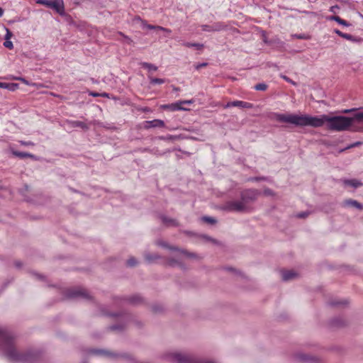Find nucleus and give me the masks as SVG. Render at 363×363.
<instances>
[{
    "mask_svg": "<svg viewBox=\"0 0 363 363\" xmlns=\"http://www.w3.org/2000/svg\"><path fill=\"white\" fill-rule=\"evenodd\" d=\"M260 192L256 189H246L241 192L240 199H242L245 205L249 206V203L255 201Z\"/></svg>",
    "mask_w": 363,
    "mask_h": 363,
    "instance_id": "6e6552de",
    "label": "nucleus"
},
{
    "mask_svg": "<svg viewBox=\"0 0 363 363\" xmlns=\"http://www.w3.org/2000/svg\"><path fill=\"white\" fill-rule=\"evenodd\" d=\"M334 33H336L337 35H338L339 36L342 37V38L343 36V34L345 33H342V31H340L338 29H335L334 30Z\"/></svg>",
    "mask_w": 363,
    "mask_h": 363,
    "instance_id": "a18cd8bd",
    "label": "nucleus"
},
{
    "mask_svg": "<svg viewBox=\"0 0 363 363\" xmlns=\"http://www.w3.org/2000/svg\"><path fill=\"white\" fill-rule=\"evenodd\" d=\"M298 274L294 271H283L281 272V278L284 281H289L295 279Z\"/></svg>",
    "mask_w": 363,
    "mask_h": 363,
    "instance_id": "a211bd4d",
    "label": "nucleus"
},
{
    "mask_svg": "<svg viewBox=\"0 0 363 363\" xmlns=\"http://www.w3.org/2000/svg\"><path fill=\"white\" fill-rule=\"evenodd\" d=\"M328 19L330 21H335L337 23H339L342 26H346V27H348L350 26V23H349L345 20L342 19L340 17H339L337 16H332L329 17Z\"/></svg>",
    "mask_w": 363,
    "mask_h": 363,
    "instance_id": "aec40b11",
    "label": "nucleus"
},
{
    "mask_svg": "<svg viewBox=\"0 0 363 363\" xmlns=\"http://www.w3.org/2000/svg\"><path fill=\"white\" fill-rule=\"evenodd\" d=\"M69 124L72 128H81L84 129V130H86V129L89 128L88 125L85 123L82 122V121H69Z\"/></svg>",
    "mask_w": 363,
    "mask_h": 363,
    "instance_id": "6ab92c4d",
    "label": "nucleus"
},
{
    "mask_svg": "<svg viewBox=\"0 0 363 363\" xmlns=\"http://www.w3.org/2000/svg\"><path fill=\"white\" fill-rule=\"evenodd\" d=\"M223 209L230 212L245 213L250 211V207L245 205L243 200H233L226 202L223 206Z\"/></svg>",
    "mask_w": 363,
    "mask_h": 363,
    "instance_id": "39448f33",
    "label": "nucleus"
},
{
    "mask_svg": "<svg viewBox=\"0 0 363 363\" xmlns=\"http://www.w3.org/2000/svg\"><path fill=\"white\" fill-rule=\"evenodd\" d=\"M339 9L340 7L337 5H335L330 8V11L333 13H336Z\"/></svg>",
    "mask_w": 363,
    "mask_h": 363,
    "instance_id": "e433bc0d",
    "label": "nucleus"
},
{
    "mask_svg": "<svg viewBox=\"0 0 363 363\" xmlns=\"http://www.w3.org/2000/svg\"><path fill=\"white\" fill-rule=\"evenodd\" d=\"M350 40L354 43H359L362 40V39L360 38L351 35V39H350Z\"/></svg>",
    "mask_w": 363,
    "mask_h": 363,
    "instance_id": "4c0bfd02",
    "label": "nucleus"
},
{
    "mask_svg": "<svg viewBox=\"0 0 363 363\" xmlns=\"http://www.w3.org/2000/svg\"><path fill=\"white\" fill-rule=\"evenodd\" d=\"M11 35H12L11 32L9 29H6V34L5 36V39L9 40L11 37Z\"/></svg>",
    "mask_w": 363,
    "mask_h": 363,
    "instance_id": "c03bdc74",
    "label": "nucleus"
},
{
    "mask_svg": "<svg viewBox=\"0 0 363 363\" xmlns=\"http://www.w3.org/2000/svg\"><path fill=\"white\" fill-rule=\"evenodd\" d=\"M206 65H207V63H205V62L204 63H201V64H199V65H196V68L197 69H200L201 67H206Z\"/></svg>",
    "mask_w": 363,
    "mask_h": 363,
    "instance_id": "09e8293b",
    "label": "nucleus"
},
{
    "mask_svg": "<svg viewBox=\"0 0 363 363\" xmlns=\"http://www.w3.org/2000/svg\"><path fill=\"white\" fill-rule=\"evenodd\" d=\"M7 83L0 82V88L6 89Z\"/></svg>",
    "mask_w": 363,
    "mask_h": 363,
    "instance_id": "603ef678",
    "label": "nucleus"
},
{
    "mask_svg": "<svg viewBox=\"0 0 363 363\" xmlns=\"http://www.w3.org/2000/svg\"><path fill=\"white\" fill-rule=\"evenodd\" d=\"M362 144L361 142H356V143H354L350 145H348L347 147H346L345 149H342L340 150V152H343L345 150H348V149H350V148H352V147H357V146H359Z\"/></svg>",
    "mask_w": 363,
    "mask_h": 363,
    "instance_id": "2f4dec72",
    "label": "nucleus"
},
{
    "mask_svg": "<svg viewBox=\"0 0 363 363\" xmlns=\"http://www.w3.org/2000/svg\"><path fill=\"white\" fill-rule=\"evenodd\" d=\"M185 47H187V48H191V47H194V48H196L199 50L203 48V44H200V43H184L183 44Z\"/></svg>",
    "mask_w": 363,
    "mask_h": 363,
    "instance_id": "cd10ccee",
    "label": "nucleus"
},
{
    "mask_svg": "<svg viewBox=\"0 0 363 363\" xmlns=\"http://www.w3.org/2000/svg\"><path fill=\"white\" fill-rule=\"evenodd\" d=\"M150 79V82L152 84H162L164 82V79L160 78H154L150 76L148 77Z\"/></svg>",
    "mask_w": 363,
    "mask_h": 363,
    "instance_id": "c85d7f7f",
    "label": "nucleus"
},
{
    "mask_svg": "<svg viewBox=\"0 0 363 363\" xmlns=\"http://www.w3.org/2000/svg\"><path fill=\"white\" fill-rule=\"evenodd\" d=\"M162 108L163 109H169L172 111H179V110H183V111L187 110L186 108L181 106V103H179L178 101L173 103V104H170L162 105Z\"/></svg>",
    "mask_w": 363,
    "mask_h": 363,
    "instance_id": "2eb2a0df",
    "label": "nucleus"
},
{
    "mask_svg": "<svg viewBox=\"0 0 363 363\" xmlns=\"http://www.w3.org/2000/svg\"><path fill=\"white\" fill-rule=\"evenodd\" d=\"M179 103H181V106L182 104H193V100H184V101H179Z\"/></svg>",
    "mask_w": 363,
    "mask_h": 363,
    "instance_id": "a19ab883",
    "label": "nucleus"
},
{
    "mask_svg": "<svg viewBox=\"0 0 363 363\" xmlns=\"http://www.w3.org/2000/svg\"><path fill=\"white\" fill-rule=\"evenodd\" d=\"M167 264L171 267H179L182 269L184 268V265L182 263L181 261H179L178 259L174 258H168L167 259Z\"/></svg>",
    "mask_w": 363,
    "mask_h": 363,
    "instance_id": "412c9836",
    "label": "nucleus"
},
{
    "mask_svg": "<svg viewBox=\"0 0 363 363\" xmlns=\"http://www.w3.org/2000/svg\"><path fill=\"white\" fill-rule=\"evenodd\" d=\"M138 264V261L136 260V259L133 257H130L128 260H127V265L129 266V267H135Z\"/></svg>",
    "mask_w": 363,
    "mask_h": 363,
    "instance_id": "7c9ffc66",
    "label": "nucleus"
},
{
    "mask_svg": "<svg viewBox=\"0 0 363 363\" xmlns=\"http://www.w3.org/2000/svg\"><path fill=\"white\" fill-rule=\"evenodd\" d=\"M166 359L172 363H216L213 361L198 359L190 354L181 352L167 353Z\"/></svg>",
    "mask_w": 363,
    "mask_h": 363,
    "instance_id": "20e7f679",
    "label": "nucleus"
},
{
    "mask_svg": "<svg viewBox=\"0 0 363 363\" xmlns=\"http://www.w3.org/2000/svg\"><path fill=\"white\" fill-rule=\"evenodd\" d=\"M110 328L113 330H118V329H120L121 328V326L118 325H112L110 327Z\"/></svg>",
    "mask_w": 363,
    "mask_h": 363,
    "instance_id": "8fccbe9b",
    "label": "nucleus"
},
{
    "mask_svg": "<svg viewBox=\"0 0 363 363\" xmlns=\"http://www.w3.org/2000/svg\"><path fill=\"white\" fill-rule=\"evenodd\" d=\"M297 38H301H301H303V37L302 35H298V36H297Z\"/></svg>",
    "mask_w": 363,
    "mask_h": 363,
    "instance_id": "e2e57ef3",
    "label": "nucleus"
},
{
    "mask_svg": "<svg viewBox=\"0 0 363 363\" xmlns=\"http://www.w3.org/2000/svg\"><path fill=\"white\" fill-rule=\"evenodd\" d=\"M346 303H347L346 302H331L330 305L331 306H338V305L346 304Z\"/></svg>",
    "mask_w": 363,
    "mask_h": 363,
    "instance_id": "49530a36",
    "label": "nucleus"
},
{
    "mask_svg": "<svg viewBox=\"0 0 363 363\" xmlns=\"http://www.w3.org/2000/svg\"><path fill=\"white\" fill-rule=\"evenodd\" d=\"M296 358L302 362H314L316 359L314 357H310L305 354H297Z\"/></svg>",
    "mask_w": 363,
    "mask_h": 363,
    "instance_id": "4be33fe9",
    "label": "nucleus"
},
{
    "mask_svg": "<svg viewBox=\"0 0 363 363\" xmlns=\"http://www.w3.org/2000/svg\"><path fill=\"white\" fill-rule=\"evenodd\" d=\"M274 118L279 122L288 123L296 126H311L313 128L322 127L328 123V115L325 114L311 116L306 114L275 113Z\"/></svg>",
    "mask_w": 363,
    "mask_h": 363,
    "instance_id": "f03ea898",
    "label": "nucleus"
},
{
    "mask_svg": "<svg viewBox=\"0 0 363 363\" xmlns=\"http://www.w3.org/2000/svg\"><path fill=\"white\" fill-rule=\"evenodd\" d=\"M203 220L206 221V222H208V223H211V224H214V223H216V220L214 218H211V217L205 216V217L203 218Z\"/></svg>",
    "mask_w": 363,
    "mask_h": 363,
    "instance_id": "72a5a7b5",
    "label": "nucleus"
},
{
    "mask_svg": "<svg viewBox=\"0 0 363 363\" xmlns=\"http://www.w3.org/2000/svg\"><path fill=\"white\" fill-rule=\"evenodd\" d=\"M16 265L17 267H20V265H21V264H20V263H19V262H16Z\"/></svg>",
    "mask_w": 363,
    "mask_h": 363,
    "instance_id": "680f3d73",
    "label": "nucleus"
},
{
    "mask_svg": "<svg viewBox=\"0 0 363 363\" xmlns=\"http://www.w3.org/2000/svg\"><path fill=\"white\" fill-rule=\"evenodd\" d=\"M100 96L109 98L108 94V93H106V92H104V93L100 94Z\"/></svg>",
    "mask_w": 363,
    "mask_h": 363,
    "instance_id": "5fc2aeb1",
    "label": "nucleus"
},
{
    "mask_svg": "<svg viewBox=\"0 0 363 363\" xmlns=\"http://www.w3.org/2000/svg\"><path fill=\"white\" fill-rule=\"evenodd\" d=\"M157 245L159 246H161L164 248L169 249L171 250H175L179 252L181 254L184 255L185 257L190 258V259H198L199 256L193 252H189L185 250L179 249L176 247H172L169 245L166 242L162 240H158L157 241Z\"/></svg>",
    "mask_w": 363,
    "mask_h": 363,
    "instance_id": "1a4fd4ad",
    "label": "nucleus"
},
{
    "mask_svg": "<svg viewBox=\"0 0 363 363\" xmlns=\"http://www.w3.org/2000/svg\"><path fill=\"white\" fill-rule=\"evenodd\" d=\"M203 238H204L206 240L211 241V242H213V243H215V244H218V241H216V240H214V239H213V238H210V237H208V236H206V235L203 236Z\"/></svg>",
    "mask_w": 363,
    "mask_h": 363,
    "instance_id": "79ce46f5",
    "label": "nucleus"
},
{
    "mask_svg": "<svg viewBox=\"0 0 363 363\" xmlns=\"http://www.w3.org/2000/svg\"><path fill=\"white\" fill-rule=\"evenodd\" d=\"M89 353L96 355H101L110 358H116L119 356L116 353L104 350H91L89 351Z\"/></svg>",
    "mask_w": 363,
    "mask_h": 363,
    "instance_id": "9b49d317",
    "label": "nucleus"
},
{
    "mask_svg": "<svg viewBox=\"0 0 363 363\" xmlns=\"http://www.w3.org/2000/svg\"><path fill=\"white\" fill-rule=\"evenodd\" d=\"M308 214H309L308 212H302V213H298L297 215V217L300 218H305L308 216Z\"/></svg>",
    "mask_w": 363,
    "mask_h": 363,
    "instance_id": "58836bf2",
    "label": "nucleus"
},
{
    "mask_svg": "<svg viewBox=\"0 0 363 363\" xmlns=\"http://www.w3.org/2000/svg\"><path fill=\"white\" fill-rule=\"evenodd\" d=\"M13 79L23 82L24 84H28V82L23 77H13Z\"/></svg>",
    "mask_w": 363,
    "mask_h": 363,
    "instance_id": "37998d69",
    "label": "nucleus"
},
{
    "mask_svg": "<svg viewBox=\"0 0 363 363\" xmlns=\"http://www.w3.org/2000/svg\"><path fill=\"white\" fill-rule=\"evenodd\" d=\"M140 65L143 68L147 69L150 72H151V71L155 72L157 70V67L153 64L148 63V62H142Z\"/></svg>",
    "mask_w": 363,
    "mask_h": 363,
    "instance_id": "393cba45",
    "label": "nucleus"
},
{
    "mask_svg": "<svg viewBox=\"0 0 363 363\" xmlns=\"http://www.w3.org/2000/svg\"><path fill=\"white\" fill-rule=\"evenodd\" d=\"M264 194L266 196H274V191L270 189H265L263 191Z\"/></svg>",
    "mask_w": 363,
    "mask_h": 363,
    "instance_id": "c9c22d12",
    "label": "nucleus"
},
{
    "mask_svg": "<svg viewBox=\"0 0 363 363\" xmlns=\"http://www.w3.org/2000/svg\"><path fill=\"white\" fill-rule=\"evenodd\" d=\"M356 111V108H350V109H343L341 111L342 113H350Z\"/></svg>",
    "mask_w": 363,
    "mask_h": 363,
    "instance_id": "ea45409f",
    "label": "nucleus"
},
{
    "mask_svg": "<svg viewBox=\"0 0 363 363\" xmlns=\"http://www.w3.org/2000/svg\"><path fill=\"white\" fill-rule=\"evenodd\" d=\"M0 352L10 361L23 363H42L43 355L36 350L18 352L13 345V337L0 327Z\"/></svg>",
    "mask_w": 363,
    "mask_h": 363,
    "instance_id": "f257e3e1",
    "label": "nucleus"
},
{
    "mask_svg": "<svg viewBox=\"0 0 363 363\" xmlns=\"http://www.w3.org/2000/svg\"><path fill=\"white\" fill-rule=\"evenodd\" d=\"M4 45L9 49H12L13 48L12 42L9 40H6V41L4 43Z\"/></svg>",
    "mask_w": 363,
    "mask_h": 363,
    "instance_id": "f704fd0d",
    "label": "nucleus"
},
{
    "mask_svg": "<svg viewBox=\"0 0 363 363\" xmlns=\"http://www.w3.org/2000/svg\"><path fill=\"white\" fill-rule=\"evenodd\" d=\"M253 105L250 103L242 101H234L227 103L224 108L239 107L241 108H252Z\"/></svg>",
    "mask_w": 363,
    "mask_h": 363,
    "instance_id": "9d476101",
    "label": "nucleus"
},
{
    "mask_svg": "<svg viewBox=\"0 0 363 363\" xmlns=\"http://www.w3.org/2000/svg\"><path fill=\"white\" fill-rule=\"evenodd\" d=\"M4 14V10L0 7V17H1Z\"/></svg>",
    "mask_w": 363,
    "mask_h": 363,
    "instance_id": "13d9d810",
    "label": "nucleus"
},
{
    "mask_svg": "<svg viewBox=\"0 0 363 363\" xmlns=\"http://www.w3.org/2000/svg\"><path fill=\"white\" fill-rule=\"evenodd\" d=\"M160 219H161L162 222L167 227L178 225V222L175 219L169 218L166 216H164V215L160 216Z\"/></svg>",
    "mask_w": 363,
    "mask_h": 363,
    "instance_id": "f3484780",
    "label": "nucleus"
},
{
    "mask_svg": "<svg viewBox=\"0 0 363 363\" xmlns=\"http://www.w3.org/2000/svg\"><path fill=\"white\" fill-rule=\"evenodd\" d=\"M37 4L44 5L55 10L61 16L65 15V6L63 0H38Z\"/></svg>",
    "mask_w": 363,
    "mask_h": 363,
    "instance_id": "423d86ee",
    "label": "nucleus"
},
{
    "mask_svg": "<svg viewBox=\"0 0 363 363\" xmlns=\"http://www.w3.org/2000/svg\"><path fill=\"white\" fill-rule=\"evenodd\" d=\"M164 123L163 121L160 119H155L152 121H145V128H155V127H164Z\"/></svg>",
    "mask_w": 363,
    "mask_h": 363,
    "instance_id": "4468645a",
    "label": "nucleus"
},
{
    "mask_svg": "<svg viewBox=\"0 0 363 363\" xmlns=\"http://www.w3.org/2000/svg\"><path fill=\"white\" fill-rule=\"evenodd\" d=\"M223 28V26L220 23H215L213 25H202L201 29L203 31L211 32V31H218Z\"/></svg>",
    "mask_w": 363,
    "mask_h": 363,
    "instance_id": "dca6fc26",
    "label": "nucleus"
},
{
    "mask_svg": "<svg viewBox=\"0 0 363 363\" xmlns=\"http://www.w3.org/2000/svg\"><path fill=\"white\" fill-rule=\"evenodd\" d=\"M13 155L18 157H21V158H25V157H35V156L33 155H31L30 153H28V152H18V151H16V152H13Z\"/></svg>",
    "mask_w": 363,
    "mask_h": 363,
    "instance_id": "bb28decb",
    "label": "nucleus"
},
{
    "mask_svg": "<svg viewBox=\"0 0 363 363\" xmlns=\"http://www.w3.org/2000/svg\"><path fill=\"white\" fill-rule=\"evenodd\" d=\"M225 269H226V270H228V271H232V272L235 271V270L233 268H232V267H227V268H225Z\"/></svg>",
    "mask_w": 363,
    "mask_h": 363,
    "instance_id": "4d7b16f0",
    "label": "nucleus"
},
{
    "mask_svg": "<svg viewBox=\"0 0 363 363\" xmlns=\"http://www.w3.org/2000/svg\"><path fill=\"white\" fill-rule=\"evenodd\" d=\"M354 120L363 121V111L355 113L351 118L343 116H330L328 115L327 128L337 132L347 130Z\"/></svg>",
    "mask_w": 363,
    "mask_h": 363,
    "instance_id": "7ed1b4c3",
    "label": "nucleus"
},
{
    "mask_svg": "<svg viewBox=\"0 0 363 363\" xmlns=\"http://www.w3.org/2000/svg\"><path fill=\"white\" fill-rule=\"evenodd\" d=\"M89 95L96 97V96H99L100 94L99 93H96V92H90Z\"/></svg>",
    "mask_w": 363,
    "mask_h": 363,
    "instance_id": "864d4df0",
    "label": "nucleus"
},
{
    "mask_svg": "<svg viewBox=\"0 0 363 363\" xmlns=\"http://www.w3.org/2000/svg\"><path fill=\"white\" fill-rule=\"evenodd\" d=\"M66 296L69 298H82L85 300L91 299L90 294L84 289L73 288L67 290Z\"/></svg>",
    "mask_w": 363,
    "mask_h": 363,
    "instance_id": "0eeeda50",
    "label": "nucleus"
},
{
    "mask_svg": "<svg viewBox=\"0 0 363 363\" xmlns=\"http://www.w3.org/2000/svg\"><path fill=\"white\" fill-rule=\"evenodd\" d=\"M33 275L38 279H41L43 277L37 273H33Z\"/></svg>",
    "mask_w": 363,
    "mask_h": 363,
    "instance_id": "6e6d98bb",
    "label": "nucleus"
},
{
    "mask_svg": "<svg viewBox=\"0 0 363 363\" xmlns=\"http://www.w3.org/2000/svg\"><path fill=\"white\" fill-rule=\"evenodd\" d=\"M8 87H6V89H9L10 91H15L18 87V84H7Z\"/></svg>",
    "mask_w": 363,
    "mask_h": 363,
    "instance_id": "473e14b6",
    "label": "nucleus"
},
{
    "mask_svg": "<svg viewBox=\"0 0 363 363\" xmlns=\"http://www.w3.org/2000/svg\"><path fill=\"white\" fill-rule=\"evenodd\" d=\"M267 89V85L264 83H259L255 86V89L257 91H265Z\"/></svg>",
    "mask_w": 363,
    "mask_h": 363,
    "instance_id": "c756f323",
    "label": "nucleus"
},
{
    "mask_svg": "<svg viewBox=\"0 0 363 363\" xmlns=\"http://www.w3.org/2000/svg\"><path fill=\"white\" fill-rule=\"evenodd\" d=\"M145 258L148 262H152L157 259L160 258V256L157 254H150V253H145Z\"/></svg>",
    "mask_w": 363,
    "mask_h": 363,
    "instance_id": "a878e982",
    "label": "nucleus"
},
{
    "mask_svg": "<svg viewBox=\"0 0 363 363\" xmlns=\"http://www.w3.org/2000/svg\"><path fill=\"white\" fill-rule=\"evenodd\" d=\"M344 184L346 185L351 186L354 188H357L362 186V183L357 179H345Z\"/></svg>",
    "mask_w": 363,
    "mask_h": 363,
    "instance_id": "5701e85b",
    "label": "nucleus"
},
{
    "mask_svg": "<svg viewBox=\"0 0 363 363\" xmlns=\"http://www.w3.org/2000/svg\"><path fill=\"white\" fill-rule=\"evenodd\" d=\"M140 22H141V27L143 28V29H150V30H162V31H164V32H167L168 33H171V30L167 29V28H165L164 27H162V26H153V25H150V24H148L147 23L146 21H143L141 19H140Z\"/></svg>",
    "mask_w": 363,
    "mask_h": 363,
    "instance_id": "ddd939ff",
    "label": "nucleus"
},
{
    "mask_svg": "<svg viewBox=\"0 0 363 363\" xmlns=\"http://www.w3.org/2000/svg\"><path fill=\"white\" fill-rule=\"evenodd\" d=\"M284 79L285 80L288 81V82H290V80L289 79V78H288V77H284Z\"/></svg>",
    "mask_w": 363,
    "mask_h": 363,
    "instance_id": "052dcab7",
    "label": "nucleus"
},
{
    "mask_svg": "<svg viewBox=\"0 0 363 363\" xmlns=\"http://www.w3.org/2000/svg\"><path fill=\"white\" fill-rule=\"evenodd\" d=\"M109 315H111V316H116V314H115V313H112V314H109Z\"/></svg>",
    "mask_w": 363,
    "mask_h": 363,
    "instance_id": "0e129e2a",
    "label": "nucleus"
},
{
    "mask_svg": "<svg viewBox=\"0 0 363 363\" xmlns=\"http://www.w3.org/2000/svg\"><path fill=\"white\" fill-rule=\"evenodd\" d=\"M125 39H126V41L128 43H130L132 42V40H130V38H128V37H125Z\"/></svg>",
    "mask_w": 363,
    "mask_h": 363,
    "instance_id": "bf43d9fd",
    "label": "nucleus"
},
{
    "mask_svg": "<svg viewBox=\"0 0 363 363\" xmlns=\"http://www.w3.org/2000/svg\"><path fill=\"white\" fill-rule=\"evenodd\" d=\"M21 143H22L23 145H27V146H28V145H34V144H33L32 142H30V141H28V142H23V141H22V142H21Z\"/></svg>",
    "mask_w": 363,
    "mask_h": 363,
    "instance_id": "3c124183",
    "label": "nucleus"
},
{
    "mask_svg": "<svg viewBox=\"0 0 363 363\" xmlns=\"http://www.w3.org/2000/svg\"><path fill=\"white\" fill-rule=\"evenodd\" d=\"M351 35H352L348 34V33H344L342 38L346 39V40H350V39H351Z\"/></svg>",
    "mask_w": 363,
    "mask_h": 363,
    "instance_id": "de8ad7c7",
    "label": "nucleus"
},
{
    "mask_svg": "<svg viewBox=\"0 0 363 363\" xmlns=\"http://www.w3.org/2000/svg\"><path fill=\"white\" fill-rule=\"evenodd\" d=\"M342 206L343 207H353L360 211L363 210V205L357 201L352 199L345 200L342 202Z\"/></svg>",
    "mask_w": 363,
    "mask_h": 363,
    "instance_id": "f8f14e48",
    "label": "nucleus"
},
{
    "mask_svg": "<svg viewBox=\"0 0 363 363\" xmlns=\"http://www.w3.org/2000/svg\"><path fill=\"white\" fill-rule=\"evenodd\" d=\"M126 301L133 305H137L143 301V298L138 295H134L128 298Z\"/></svg>",
    "mask_w": 363,
    "mask_h": 363,
    "instance_id": "b1692460",
    "label": "nucleus"
}]
</instances>
